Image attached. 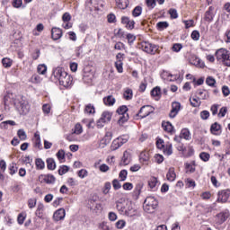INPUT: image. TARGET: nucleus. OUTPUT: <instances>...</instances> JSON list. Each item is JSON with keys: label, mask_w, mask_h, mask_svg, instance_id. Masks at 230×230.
I'll use <instances>...</instances> for the list:
<instances>
[{"label": "nucleus", "mask_w": 230, "mask_h": 230, "mask_svg": "<svg viewBox=\"0 0 230 230\" xmlns=\"http://www.w3.org/2000/svg\"><path fill=\"white\" fill-rule=\"evenodd\" d=\"M53 75L58 80L63 87H71L73 85V76L69 75L62 67H57L53 71Z\"/></svg>", "instance_id": "obj_1"}, {"label": "nucleus", "mask_w": 230, "mask_h": 230, "mask_svg": "<svg viewBox=\"0 0 230 230\" xmlns=\"http://www.w3.org/2000/svg\"><path fill=\"white\" fill-rule=\"evenodd\" d=\"M14 105L20 114H22L23 116H26V114L30 112V103L22 95H20L15 99Z\"/></svg>", "instance_id": "obj_2"}, {"label": "nucleus", "mask_w": 230, "mask_h": 230, "mask_svg": "<svg viewBox=\"0 0 230 230\" xmlns=\"http://www.w3.org/2000/svg\"><path fill=\"white\" fill-rule=\"evenodd\" d=\"M217 62L230 67V51L226 49H219L215 53Z\"/></svg>", "instance_id": "obj_3"}, {"label": "nucleus", "mask_w": 230, "mask_h": 230, "mask_svg": "<svg viewBox=\"0 0 230 230\" xmlns=\"http://www.w3.org/2000/svg\"><path fill=\"white\" fill-rule=\"evenodd\" d=\"M159 202L154 197H147L143 204L144 211L146 213H154V210L157 208Z\"/></svg>", "instance_id": "obj_4"}, {"label": "nucleus", "mask_w": 230, "mask_h": 230, "mask_svg": "<svg viewBox=\"0 0 230 230\" xmlns=\"http://www.w3.org/2000/svg\"><path fill=\"white\" fill-rule=\"evenodd\" d=\"M128 108L126 105H122L117 109V114H119V118L118 120V125L123 127L127 121L130 119L128 116Z\"/></svg>", "instance_id": "obj_5"}, {"label": "nucleus", "mask_w": 230, "mask_h": 230, "mask_svg": "<svg viewBox=\"0 0 230 230\" xmlns=\"http://www.w3.org/2000/svg\"><path fill=\"white\" fill-rule=\"evenodd\" d=\"M140 48L142 50H144L146 53H148L149 55H155L157 51H159V46L152 44L149 41H142L140 43Z\"/></svg>", "instance_id": "obj_6"}, {"label": "nucleus", "mask_w": 230, "mask_h": 230, "mask_svg": "<svg viewBox=\"0 0 230 230\" xmlns=\"http://www.w3.org/2000/svg\"><path fill=\"white\" fill-rule=\"evenodd\" d=\"M111 119H112V112L103 111L101 115V118L97 120L98 128H102V127H105L107 123H111Z\"/></svg>", "instance_id": "obj_7"}, {"label": "nucleus", "mask_w": 230, "mask_h": 230, "mask_svg": "<svg viewBox=\"0 0 230 230\" xmlns=\"http://www.w3.org/2000/svg\"><path fill=\"white\" fill-rule=\"evenodd\" d=\"M154 111V107H152L151 105H145L140 108L138 113H137V116L143 119V118L150 116V114H152Z\"/></svg>", "instance_id": "obj_8"}, {"label": "nucleus", "mask_w": 230, "mask_h": 230, "mask_svg": "<svg viewBox=\"0 0 230 230\" xmlns=\"http://www.w3.org/2000/svg\"><path fill=\"white\" fill-rule=\"evenodd\" d=\"M128 141V139L123 138L121 137L114 139L111 143V150L112 152H114L115 150H118V148H120V146H123V145H125V143H127Z\"/></svg>", "instance_id": "obj_9"}, {"label": "nucleus", "mask_w": 230, "mask_h": 230, "mask_svg": "<svg viewBox=\"0 0 230 230\" xmlns=\"http://www.w3.org/2000/svg\"><path fill=\"white\" fill-rule=\"evenodd\" d=\"M126 217H136L137 215V209L132 201H129L126 204Z\"/></svg>", "instance_id": "obj_10"}, {"label": "nucleus", "mask_w": 230, "mask_h": 230, "mask_svg": "<svg viewBox=\"0 0 230 230\" xmlns=\"http://www.w3.org/2000/svg\"><path fill=\"white\" fill-rule=\"evenodd\" d=\"M38 181L45 184H53L55 182V176L51 174H40Z\"/></svg>", "instance_id": "obj_11"}, {"label": "nucleus", "mask_w": 230, "mask_h": 230, "mask_svg": "<svg viewBox=\"0 0 230 230\" xmlns=\"http://www.w3.org/2000/svg\"><path fill=\"white\" fill-rule=\"evenodd\" d=\"M230 190H220L217 193V202H222L223 204L229 200Z\"/></svg>", "instance_id": "obj_12"}, {"label": "nucleus", "mask_w": 230, "mask_h": 230, "mask_svg": "<svg viewBox=\"0 0 230 230\" xmlns=\"http://www.w3.org/2000/svg\"><path fill=\"white\" fill-rule=\"evenodd\" d=\"M130 161H132V155H130V152L124 151L122 159L120 161V166H127L130 164Z\"/></svg>", "instance_id": "obj_13"}, {"label": "nucleus", "mask_w": 230, "mask_h": 230, "mask_svg": "<svg viewBox=\"0 0 230 230\" xmlns=\"http://www.w3.org/2000/svg\"><path fill=\"white\" fill-rule=\"evenodd\" d=\"M179 111H181V102H172V110L169 113L170 118H175L179 114Z\"/></svg>", "instance_id": "obj_14"}, {"label": "nucleus", "mask_w": 230, "mask_h": 230, "mask_svg": "<svg viewBox=\"0 0 230 230\" xmlns=\"http://www.w3.org/2000/svg\"><path fill=\"white\" fill-rule=\"evenodd\" d=\"M122 24H125L127 30H134V26L136 24V22L134 20H130V18L127 16H123L121 18Z\"/></svg>", "instance_id": "obj_15"}, {"label": "nucleus", "mask_w": 230, "mask_h": 230, "mask_svg": "<svg viewBox=\"0 0 230 230\" xmlns=\"http://www.w3.org/2000/svg\"><path fill=\"white\" fill-rule=\"evenodd\" d=\"M53 218H54L55 222H59V220H64V218H66V209H64V208L58 209L54 213Z\"/></svg>", "instance_id": "obj_16"}, {"label": "nucleus", "mask_w": 230, "mask_h": 230, "mask_svg": "<svg viewBox=\"0 0 230 230\" xmlns=\"http://www.w3.org/2000/svg\"><path fill=\"white\" fill-rule=\"evenodd\" d=\"M227 218H229V211L221 212L217 215V222L219 225L224 224Z\"/></svg>", "instance_id": "obj_17"}, {"label": "nucleus", "mask_w": 230, "mask_h": 230, "mask_svg": "<svg viewBox=\"0 0 230 230\" xmlns=\"http://www.w3.org/2000/svg\"><path fill=\"white\" fill-rule=\"evenodd\" d=\"M51 37L53 40L62 39V30L60 28L53 27L51 30Z\"/></svg>", "instance_id": "obj_18"}, {"label": "nucleus", "mask_w": 230, "mask_h": 230, "mask_svg": "<svg viewBox=\"0 0 230 230\" xmlns=\"http://www.w3.org/2000/svg\"><path fill=\"white\" fill-rule=\"evenodd\" d=\"M139 161L142 164H148V161H150V154L146 151L140 153Z\"/></svg>", "instance_id": "obj_19"}, {"label": "nucleus", "mask_w": 230, "mask_h": 230, "mask_svg": "<svg viewBox=\"0 0 230 230\" xmlns=\"http://www.w3.org/2000/svg\"><path fill=\"white\" fill-rule=\"evenodd\" d=\"M166 177H167V181H169L170 182H173V181L177 179V174L175 173V168L173 167L169 168Z\"/></svg>", "instance_id": "obj_20"}, {"label": "nucleus", "mask_w": 230, "mask_h": 230, "mask_svg": "<svg viewBox=\"0 0 230 230\" xmlns=\"http://www.w3.org/2000/svg\"><path fill=\"white\" fill-rule=\"evenodd\" d=\"M196 96H198L199 100H208L209 98V93H208L206 90L199 89L196 92Z\"/></svg>", "instance_id": "obj_21"}, {"label": "nucleus", "mask_w": 230, "mask_h": 230, "mask_svg": "<svg viewBox=\"0 0 230 230\" xmlns=\"http://www.w3.org/2000/svg\"><path fill=\"white\" fill-rule=\"evenodd\" d=\"M221 126L217 122H215L210 127V132L211 134H214V136H218L220 134Z\"/></svg>", "instance_id": "obj_22"}, {"label": "nucleus", "mask_w": 230, "mask_h": 230, "mask_svg": "<svg viewBox=\"0 0 230 230\" xmlns=\"http://www.w3.org/2000/svg\"><path fill=\"white\" fill-rule=\"evenodd\" d=\"M115 3L120 10H125L128 7V0H115Z\"/></svg>", "instance_id": "obj_23"}, {"label": "nucleus", "mask_w": 230, "mask_h": 230, "mask_svg": "<svg viewBox=\"0 0 230 230\" xmlns=\"http://www.w3.org/2000/svg\"><path fill=\"white\" fill-rule=\"evenodd\" d=\"M162 150L164 155H172L173 154V147L171 143L166 144Z\"/></svg>", "instance_id": "obj_24"}, {"label": "nucleus", "mask_w": 230, "mask_h": 230, "mask_svg": "<svg viewBox=\"0 0 230 230\" xmlns=\"http://www.w3.org/2000/svg\"><path fill=\"white\" fill-rule=\"evenodd\" d=\"M180 136L181 139H186L187 141H190V139H191V134L190 133V130L188 128L181 129Z\"/></svg>", "instance_id": "obj_25"}, {"label": "nucleus", "mask_w": 230, "mask_h": 230, "mask_svg": "<svg viewBox=\"0 0 230 230\" xmlns=\"http://www.w3.org/2000/svg\"><path fill=\"white\" fill-rule=\"evenodd\" d=\"M162 127H163L164 130H165V132H169L170 134H173L174 130H173V125H172V123L163 122Z\"/></svg>", "instance_id": "obj_26"}, {"label": "nucleus", "mask_w": 230, "mask_h": 230, "mask_svg": "<svg viewBox=\"0 0 230 230\" xmlns=\"http://www.w3.org/2000/svg\"><path fill=\"white\" fill-rule=\"evenodd\" d=\"M36 217H38L39 218L44 217V204L40 203L38 205V208L36 209Z\"/></svg>", "instance_id": "obj_27"}, {"label": "nucleus", "mask_w": 230, "mask_h": 230, "mask_svg": "<svg viewBox=\"0 0 230 230\" xmlns=\"http://www.w3.org/2000/svg\"><path fill=\"white\" fill-rule=\"evenodd\" d=\"M103 102L106 105L111 107V106L114 105V103H116V99L112 95H109V96L103 98Z\"/></svg>", "instance_id": "obj_28"}, {"label": "nucleus", "mask_w": 230, "mask_h": 230, "mask_svg": "<svg viewBox=\"0 0 230 230\" xmlns=\"http://www.w3.org/2000/svg\"><path fill=\"white\" fill-rule=\"evenodd\" d=\"M133 96H134V93L132 92V89L126 88L123 93V98L128 101V100H132Z\"/></svg>", "instance_id": "obj_29"}, {"label": "nucleus", "mask_w": 230, "mask_h": 230, "mask_svg": "<svg viewBox=\"0 0 230 230\" xmlns=\"http://www.w3.org/2000/svg\"><path fill=\"white\" fill-rule=\"evenodd\" d=\"M205 21L208 22H211V21H213V8L211 6L205 13Z\"/></svg>", "instance_id": "obj_30"}, {"label": "nucleus", "mask_w": 230, "mask_h": 230, "mask_svg": "<svg viewBox=\"0 0 230 230\" xmlns=\"http://www.w3.org/2000/svg\"><path fill=\"white\" fill-rule=\"evenodd\" d=\"M48 170H55L57 168V164L53 158L47 159Z\"/></svg>", "instance_id": "obj_31"}, {"label": "nucleus", "mask_w": 230, "mask_h": 230, "mask_svg": "<svg viewBox=\"0 0 230 230\" xmlns=\"http://www.w3.org/2000/svg\"><path fill=\"white\" fill-rule=\"evenodd\" d=\"M190 105L192 107H200L202 105V102H200V99L199 97L190 98Z\"/></svg>", "instance_id": "obj_32"}, {"label": "nucleus", "mask_w": 230, "mask_h": 230, "mask_svg": "<svg viewBox=\"0 0 230 230\" xmlns=\"http://www.w3.org/2000/svg\"><path fill=\"white\" fill-rule=\"evenodd\" d=\"M143 13V7L137 5L132 11L133 17H139Z\"/></svg>", "instance_id": "obj_33"}, {"label": "nucleus", "mask_w": 230, "mask_h": 230, "mask_svg": "<svg viewBox=\"0 0 230 230\" xmlns=\"http://www.w3.org/2000/svg\"><path fill=\"white\" fill-rule=\"evenodd\" d=\"M35 164H36L37 170H44L46 166V164H44V161H42V159L40 158H37L35 160Z\"/></svg>", "instance_id": "obj_34"}, {"label": "nucleus", "mask_w": 230, "mask_h": 230, "mask_svg": "<svg viewBox=\"0 0 230 230\" xmlns=\"http://www.w3.org/2000/svg\"><path fill=\"white\" fill-rule=\"evenodd\" d=\"M2 64L4 67L8 68V67H12V64H13V61L9 58H4L2 59Z\"/></svg>", "instance_id": "obj_35"}, {"label": "nucleus", "mask_w": 230, "mask_h": 230, "mask_svg": "<svg viewBox=\"0 0 230 230\" xmlns=\"http://www.w3.org/2000/svg\"><path fill=\"white\" fill-rule=\"evenodd\" d=\"M141 190H143V183H137L134 190V195L136 196V199H137L139 195H141Z\"/></svg>", "instance_id": "obj_36"}, {"label": "nucleus", "mask_w": 230, "mask_h": 230, "mask_svg": "<svg viewBox=\"0 0 230 230\" xmlns=\"http://www.w3.org/2000/svg\"><path fill=\"white\" fill-rule=\"evenodd\" d=\"M151 96L154 98H159L161 96V88L156 86L151 91Z\"/></svg>", "instance_id": "obj_37"}, {"label": "nucleus", "mask_w": 230, "mask_h": 230, "mask_svg": "<svg viewBox=\"0 0 230 230\" xmlns=\"http://www.w3.org/2000/svg\"><path fill=\"white\" fill-rule=\"evenodd\" d=\"M148 186L151 188V190H154L155 186H157V178L155 177H151L148 181Z\"/></svg>", "instance_id": "obj_38"}, {"label": "nucleus", "mask_w": 230, "mask_h": 230, "mask_svg": "<svg viewBox=\"0 0 230 230\" xmlns=\"http://www.w3.org/2000/svg\"><path fill=\"white\" fill-rule=\"evenodd\" d=\"M156 26L158 30L163 31V30H166V28H168L170 24L168 23V22H159L158 23H156Z\"/></svg>", "instance_id": "obj_39"}, {"label": "nucleus", "mask_w": 230, "mask_h": 230, "mask_svg": "<svg viewBox=\"0 0 230 230\" xmlns=\"http://www.w3.org/2000/svg\"><path fill=\"white\" fill-rule=\"evenodd\" d=\"M34 137H35V141H34V146L36 148H40V146H42V144L40 143V135L39 134H35L34 135Z\"/></svg>", "instance_id": "obj_40"}, {"label": "nucleus", "mask_w": 230, "mask_h": 230, "mask_svg": "<svg viewBox=\"0 0 230 230\" xmlns=\"http://www.w3.org/2000/svg\"><path fill=\"white\" fill-rule=\"evenodd\" d=\"M69 172V166L67 165H62L59 167L58 174L59 175H66Z\"/></svg>", "instance_id": "obj_41"}, {"label": "nucleus", "mask_w": 230, "mask_h": 230, "mask_svg": "<svg viewBox=\"0 0 230 230\" xmlns=\"http://www.w3.org/2000/svg\"><path fill=\"white\" fill-rule=\"evenodd\" d=\"M82 132H84V128H82V124L81 123L75 124V130H74L73 134L80 135V134H82Z\"/></svg>", "instance_id": "obj_42"}, {"label": "nucleus", "mask_w": 230, "mask_h": 230, "mask_svg": "<svg viewBox=\"0 0 230 230\" xmlns=\"http://www.w3.org/2000/svg\"><path fill=\"white\" fill-rule=\"evenodd\" d=\"M119 213H120V215H125L126 211H127V206H123L121 203L117 204L116 206Z\"/></svg>", "instance_id": "obj_43"}, {"label": "nucleus", "mask_w": 230, "mask_h": 230, "mask_svg": "<svg viewBox=\"0 0 230 230\" xmlns=\"http://www.w3.org/2000/svg\"><path fill=\"white\" fill-rule=\"evenodd\" d=\"M37 69L39 75H46V71H48V66H46V65H39Z\"/></svg>", "instance_id": "obj_44"}, {"label": "nucleus", "mask_w": 230, "mask_h": 230, "mask_svg": "<svg viewBox=\"0 0 230 230\" xmlns=\"http://www.w3.org/2000/svg\"><path fill=\"white\" fill-rule=\"evenodd\" d=\"M87 114L94 116L96 114V109L94 108V105L88 104L87 105Z\"/></svg>", "instance_id": "obj_45"}, {"label": "nucleus", "mask_w": 230, "mask_h": 230, "mask_svg": "<svg viewBox=\"0 0 230 230\" xmlns=\"http://www.w3.org/2000/svg\"><path fill=\"white\" fill-rule=\"evenodd\" d=\"M57 157L58 159V161H60L62 163V161H64V159H66V152L64 150H59L57 153Z\"/></svg>", "instance_id": "obj_46"}, {"label": "nucleus", "mask_w": 230, "mask_h": 230, "mask_svg": "<svg viewBox=\"0 0 230 230\" xmlns=\"http://www.w3.org/2000/svg\"><path fill=\"white\" fill-rule=\"evenodd\" d=\"M17 172V164H11L9 165V173L10 175H15V172Z\"/></svg>", "instance_id": "obj_47"}, {"label": "nucleus", "mask_w": 230, "mask_h": 230, "mask_svg": "<svg viewBox=\"0 0 230 230\" xmlns=\"http://www.w3.org/2000/svg\"><path fill=\"white\" fill-rule=\"evenodd\" d=\"M115 67L118 73H123V61H116Z\"/></svg>", "instance_id": "obj_48"}, {"label": "nucleus", "mask_w": 230, "mask_h": 230, "mask_svg": "<svg viewBox=\"0 0 230 230\" xmlns=\"http://www.w3.org/2000/svg\"><path fill=\"white\" fill-rule=\"evenodd\" d=\"M127 175H128L127 170H121L119 173V177L122 181H127Z\"/></svg>", "instance_id": "obj_49"}, {"label": "nucleus", "mask_w": 230, "mask_h": 230, "mask_svg": "<svg viewBox=\"0 0 230 230\" xmlns=\"http://www.w3.org/2000/svg\"><path fill=\"white\" fill-rule=\"evenodd\" d=\"M115 226H116L117 229H123V227H125V226H127V222H125V220H123V219H120L116 222Z\"/></svg>", "instance_id": "obj_50"}, {"label": "nucleus", "mask_w": 230, "mask_h": 230, "mask_svg": "<svg viewBox=\"0 0 230 230\" xmlns=\"http://www.w3.org/2000/svg\"><path fill=\"white\" fill-rule=\"evenodd\" d=\"M111 141H112V132L108 131L104 137V143L109 144Z\"/></svg>", "instance_id": "obj_51"}, {"label": "nucleus", "mask_w": 230, "mask_h": 230, "mask_svg": "<svg viewBox=\"0 0 230 230\" xmlns=\"http://www.w3.org/2000/svg\"><path fill=\"white\" fill-rule=\"evenodd\" d=\"M207 85H209L210 87H214L215 84H217V80L215 78L208 76L206 80Z\"/></svg>", "instance_id": "obj_52"}, {"label": "nucleus", "mask_w": 230, "mask_h": 230, "mask_svg": "<svg viewBox=\"0 0 230 230\" xmlns=\"http://www.w3.org/2000/svg\"><path fill=\"white\" fill-rule=\"evenodd\" d=\"M194 66H196V67H204L205 65L204 63L200 60V58H196L194 60H193V63H192Z\"/></svg>", "instance_id": "obj_53"}, {"label": "nucleus", "mask_w": 230, "mask_h": 230, "mask_svg": "<svg viewBox=\"0 0 230 230\" xmlns=\"http://www.w3.org/2000/svg\"><path fill=\"white\" fill-rule=\"evenodd\" d=\"M200 160L204 161V163H208V161H209V154L203 152L199 155Z\"/></svg>", "instance_id": "obj_54"}, {"label": "nucleus", "mask_w": 230, "mask_h": 230, "mask_svg": "<svg viewBox=\"0 0 230 230\" xmlns=\"http://www.w3.org/2000/svg\"><path fill=\"white\" fill-rule=\"evenodd\" d=\"M41 80L42 79L39 75H33L31 77V84H40Z\"/></svg>", "instance_id": "obj_55"}, {"label": "nucleus", "mask_w": 230, "mask_h": 230, "mask_svg": "<svg viewBox=\"0 0 230 230\" xmlns=\"http://www.w3.org/2000/svg\"><path fill=\"white\" fill-rule=\"evenodd\" d=\"M18 137L22 141H26V132L22 129L18 130Z\"/></svg>", "instance_id": "obj_56"}, {"label": "nucleus", "mask_w": 230, "mask_h": 230, "mask_svg": "<svg viewBox=\"0 0 230 230\" xmlns=\"http://www.w3.org/2000/svg\"><path fill=\"white\" fill-rule=\"evenodd\" d=\"M111 182H106L104 184V188L102 189L103 195H107L109 191H111Z\"/></svg>", "instance_id": "obj_57"}, {"label": "nucleus", "mask_w": 230, "mask_h": 230, "mask_svg": "<svg viewBox=\"0 0 230 230\" xmlns=\"http://www.w3.org/2000/svg\"><path fill=\"white\" fill-rule=\"evenodd\" d=\"M114 49L121 51V49H125V44L123 42L118 41L114 45Z\"/></svg>", "instance_id": "obj_58"}, {"label": "nucleus", "mask_w": 230, "mask_h": 230, "mask_svg": "<svg viewBox=\"0 0 230 230\" xmlns=\"http://www.w3.org/2000/svg\"><path fill=\"white\" fill-rule=\"evenodd\" d=\"M169 14L171 15V19H177L179 17V13H177V9H170Z\"/></svg>", "instance_id": "obj_59"}, {"label": "nucleus", "mask_w": 230, "mask_h": 230, "mask_svg": "<svg viewBox=\"0 0 230 230\" xmlns=\"http://www.w3.org/2000/svg\"><path fill=\"white\" fill-rule=\"evenodd\" d=\"M12 4L13 8H21L22 6V0H13Z\"/></svg>", "instance_id": "obj_60"}, {"label": "nucleus", "mask_w": 230, "mask_h": 230, "mask_svg": "<svg viewBox=\"0 0 230 230\" xmlns=\"http://www.w3.org/2000/svg\"><path fill=\"white\" fill-rule=\"evenodd\" d=\"M172 51H175V53H179V51H181V49H182V44L175 43L172 46Z\"/></svg>", "instance_id": "obj_61"}, {"label": "nucleus", "mask_w": 230, "mask_h": 230, "mask_svg": "<svg viewBox=\"0 0 230 230\" xmlns=\"http://www.w3.org/2000/svg\"><path fill=\"white\" fill-rule=\"evenodd\" d=\"M62 21L63 22H69V21H71V14L69 13H65L62 15Z\"/></svg>", "instance_id": "obj_62"}, {"label": "nucleus", "mask_w": 230, "mask_h": 230, "mask_svg": "<svg viewBox=\"0 0 230 230\" xmlns=\"http://www.w3.org/2000/svg\"><path fill=\"white\" fill-rule=\"evenodd\" d=\"M112 186H113L114 190H119L121 188V183H119V181L114 179L112 181Z\"/></svg>", "instance_id": "obj_63"}, {"label": "nucleus", "mask_w": 230, "mask_h": 230, "mask_svg": "<svg viewBox=\"0 0 230 230\" xmlns=\"http://www.w3.org/2000/svg\"><path fill=\"white\" fill-rule=\"evenodd\" d=\"M99 229H101V230H111V227L108 226L107 222H102L99 225Z\"/></svg>", "instance_id": "obj_64"}]
</instances>
